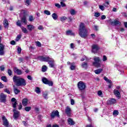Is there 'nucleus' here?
I'll list each match as a JSON object with an SVG mask.
<instances>
[{
  "label": "nucleus",
  "mask_w": 127,
  "mask_h": 127,
  "mask_svg": "<svg viewBox=\"0 0 127 127\" xmlns=\"http://www.w3.org/2000/svg\"><path fill=\"white\" fill-rule=\"evenodd\" d=\"M13 81L15 83L16 86L17 87L26 86V81L20 76L14 75L13 77Z\"/></svg>",
  "instance_id": "1"
},
{
  "label": "nucleus",
  "mask_w": 127,
  "mask_h": 127,
  "mask_svg": "<svg viewBox=\"0 0 127 127\" xmlns=\"http://www.w3.org/2000/svg\"><path fill=\"white\" fill-rule=\"evenodd\" d=\"M79 35L82 38H85L88 36V31H87L84 23H80L79 25Z\"/></svg>",
  "instance_id": "2"
},
{
  "label": "nucleus",
  "mask_w": 127,
  "mask_h": 127,
  "mask_svg": "<svg viewBox=\"0 0 127 127\" xmlns=\"http://www.w3.org/2000/svg\"><path fill=\"white\" fill-rule=\"evenodd\" d=\"M93 60L94 61L93 62V66H94V67H96V68H100L101 62H102L101 58L99 57L95 56L93 58Z\"/></svg>",
  "instance_id": "3"
},
{
  "label": "nucleus",
  "mask_w": 127,
  "mask_h": 127,
  "mask_svg": "<svg viewBox=\"0 0 127 127\" xmlns=\"http://www.w3.org/2000/svg\"><path fill=\"white\" fill-rule=\"evenodd\" d=\"M42 81L46 85H48L50 86H53V82L48 80L46 77H43Z\"/></svg>",
  "instance_id": "4"
},
{
  "label": "nucleus",
  "mask_w": 127,
  "mask_h": 127,
  "mask_svg": "<svg viewBox=\"0 0 127 127\" xmlns=\"http://www.w3.org/2000/svg\"><path fill=\"white\" fill-rule=\"evenodd\" d=\"M77 86L80 91H83L84 89H86V84L83 81H79L77 83Z\"/></svg>",
  "instance_id": "5"
},
{
  "label": "nucleus",
  "mask_w": 127,
  "mask_h": 127,
  "mask_svg": "<svg viewBox=\"0 0 127 127\" xmlns=\"http://www.w3.org/2000/svg\"><path fill=\"white\" fill-rule=\"evenodd\" d=\"M92 52L93 53H94V54H96V53H98V51H99V50L100 49V47L98 45L94 44L92 46Z\"/></svg>",
  "instance_id": "6"
},
{
  "label": "nucleus",
  "mask_w": 127,
  "mask_h": 127,
  "mask_svg": "<svg viewBox=\"0 0 127 127\" xmlns=\"http://www.w3.org/2000/svg\"><path fill=\"white\" fill-rule=\"evenodd\" d=\"M51 58L49 57H39L38 59L40 61H42L43 62H49V61L51 60Z\"/></svg>",
  "instance_id": "7"
},
{
  "label": "nucleus",
  "mask_w": 127,
  "mask_h": 127,
  "mask_svg": "<svg viewBox=\"0 0 127 127\" xmlns=\"http://www.w3.org/2000/svg\"><path fill=\"white\" fill-rule=\"evenodd\" d=\"M56 117H57L58 118H59L60 117L58 110L53 111L51 114V117L52 119H54V118H55Z\"/></svg>",
  "instance_id": "8"
},
{
  "label": "nucleus",
  "mask_w": 127,
  "mask_h": 127,
  "mask_svg": "<svg viewBox=\"0 0 127 127\" xmlns=\"http://www.w3.org/2000/svg\"><path fill=\"white\" fill-rule=\"evenodd\" d=\"M2 120L3 121V126H4V127H9V123L6 118H5V116H3L2 117Z\"/></svg>",
  "instance_id": "9"
},
{
  "label": "nucleus",
  "mask_w": 127,
  "mask_h": 127,
  "mask_svg": "<svg viewBox=\"0 0 127 127\" xmlns=\"http://www.w3.org/2000/svg\"><path fill=\"white\" fill-rule=\"evenodd\" d=\"M6 100V95L3 93H1L0 94V103H5Z\"/></svg>",
  "instance_id": "10"
},
{
  "label": "nucleus",
  "mask_w": 127,
  "mask_h": 127,
  "mask_svg": "<svg viewBox=\"0 0 127 127\" xmlns=\"http://www.w3.org/2000/svg\"><path fill=\"white\" fill-rule=\"evenodd\" d=\"M117 103V100L115 98H111L110 100L107 101V105H114V104Z\"/></svg>",
  "instance_id": "11"
},
{
  "label": "nucleus",
  "mask_w": 127,
  "mask_h": 127,
  "mask_svg": "<svg viewBox=\"0 0 127 127\" xmlns=\"http://www.w3.org/2000/svg\"><path fill=\"white\" fill-rule=\"evenodd\" d=\"M0 55H4V45L1 43H0Z\"/></svg>",
  "instance_id": "12"
},
{
  "label": "nucleus",
  "mask_w": 127,
  "mask_h": 127,
  "mask_svg": "<svg viewBox=\"0 0 127 127\" xmlns=\"http://www.w3.org/2000/svg\"><path fill=\"white\" fill-rule=\"evenodd\" d=\"M13 71L14 73L17 74V75H22L23 73L21 70L17 68V67H14Z\"/></svg>",
  "instance_id": "13"
},
{
  "label": "nucleus",
  "mask_w": 127,
  "mask_h": 127,
  "mask_svg": "<svg viewBox=\"0 0 127 127\" xmlns=\"http://www.w3.org/2000/svg\"><path fill=\"white\" fill-rule=\"evenodd\" d=\"M65 114L67 117H71V108L69 106H67L65 110Z\"/></svg>",
  "instance_id": "14"
},
{
  "label": "nucleus",
  "mask_w": 127,
  "mask_h": 127,
  "mask_svg": "<svg viewBox=\"0 0 127 127\" xmlns=\"http://www.w3.org/2000/svg\"><path fill=\"white\" fill-rule=\"evenodd\" d=\"M111 25H121V22L117 20L111 21Z\"/></svg>",
  "instance_id": "15"
},
{
  "label": "nucleus",
  "mask_w": 127,
  "mask_h": 127,
  "mask_svg": "<svg viewBox=\"0 0 127 127\" xmlns=\"http://www.w3.org/2000/svg\"><path fill=\"white\" fill-rule=\"evenodd\" d=\"M13 112H14L13 118L15 119H17V118L19 117V112L16 111L15 109H13Z\"/></svg>",
  "instance_id": "16"
},
{
  "label": "nucleus",
  "mask_w": 127,
  "mask_h": 127,
  "mask_svg": "<svg viewBox=\"0 0 127 127\" xmlns=\"http://www.w3.org/2000/svg\"><path fill=\"white\" fill-rule=\"evenodd\" d=\"M26 15H25L21 17V22H22V23H24V24H27V20L26 19Z\"/></svg>",
  "instance_id": "17"
},
{
  "label": "nucleus",
  "mask_w": 127,
  "mask_h": 127,
  "mask_svg": "<svg viewBox=\"0 0 127 127\" xmlns=\"http://www.w3.org/2000/svg\"><path fill=\"white\" fill-rule=\"evenodd\" d=\"M114 94L118 99H120L121 98V93H120V91H119V90L114 89Z\"/></svg>",
  "instance_id": "18"
},
{
  "label": "nucleus",
  "mask_w": 127,
  "mask_h": 127,
  "mask_svg": "<svg viewBox=\"0 0 127 127\" xmlns=\"http://www.w3.org/2000/svg\"><path fill=\"white\" fill-rule=\"evenodd\" d=\"M49 66L51 68H53L55 64H54V60L51 58V60L49 61Z\"/></svg>",
  "instance_id": "19"
},
{
  "label": "nucleus",
  "mask_w": 127,
  "mask_h": 127,
  "mask_svg": "<svg viewBox=\"0 0 127 127\" xmlns=\"http://www.w3.org/2000/svg\"><path fill=\"white\" fill-rule=\"evenodd\" d=\"M22 104L24 107H26L28 104V100L27 98H24L22 100Z\"/></svg>",
  "instance_id": "20"
},
{
  "label": "nucleus",
  "mask_w": 127,
  "mask_h": 127,
  "mask_svg": "<svg viewBox=\"0 0 127 127\" xmlns=\"http://www.w3.org/2000/svg\"><path fill=\"white\" fill-rule=\"evenodd\" d=\"M28 30H29V31H32L33 29H34V28H35V27H34V26L31 25V24H29L27 25Z\"/></svg>",
  "instance_id": "21"
},
{
  "label": "nucleus",
  "mask_w": 127,
  "mask_h": 127,
  "mask_svg": "<svg viewBox=\"0 0 127 127\" xmlns=\"http://www.w3.org/2000/svg\"><path fill=\"white\" fill-rule=\"evenodd\" d=\"M103 68H98L97 69L94 70V73L97 74H101V73L103 72Z\"/></svg>",
  "instance_id": "22"
},
{
  "label": "nucleus",
  "mask_w": 127,
  "mask_h": 127,
  "mask_svg": "<svg viewBox=\"0 0 127 127\" xmlns=\"http://www.w3.org/2000/svg\"><path fill=\"white\" fill-rule=\"evenodd\" d=\"M21 29L23 33H25L26 34H27V33H28V30H27V29H26V28L22 26L21 27Z\"/></svg>",
  "instance_id": "23"
},
{
  "label": "nucleus",
  "mask_w": 127,
  "mask_h": 127,
  "mask_svg": "<svg viewBox=\"0 0 127 127\" xmlns=\"http://www.w3.org/2000/svg\"><path fill=\"white\" fill-rule=\"evenodd\" d=\"M70 69L71 70H75L76 69V65H75V63H72L70 64Z\"/></svg>",
  "instance_id": "24"
},
{
  "label": "nucleus",
  "mask_w": 127,
  "mask_h": 127,
  "mask_svg": "<svg viewBox=\"0 0 127 127\" xmlns=\"http://www.w3.org/2000/svg\"><path fill=\"white\" fill-rule=\"evenodd\" d=\"M43 97L44 98V99H46V100H47V99H48V92H47V91H45L43 92Z\"/></svg>",
  "instance_id": "25"
},
{
  "label": "nucleus",
  "mask_w": 127,
  "mask_h": 127,
  "mask_svg": "<svg viewBox=\"0 0 127 127\" xmlns=\"http://www.w3.org/2000/svg\"><path fill=\"white\" fill-rule=\"evenodd\" d=\"M67 122L69 125H71V126L75 125V123L74 122V121H73V120H72V119L71 118H69L67 120Z\"/></svg>",
  "instance_id": "26"
},
{
  "label": "nucleus",
  "mask_w": 127,
  "mask_h": 127,
  "mask_svg": "<svg viewBox=\"0 0 127 127\" xmlns=\"http://www.w3.org/2000/svg\"><path fill=\"white\" fill-rule=\"evenodd\" d=\"M3 25L5 28H8V21H7L6 20H4L3 21Z\"/></svg>",
  "instance_id": "27"
},
{
  "label": "nucleus",
  "mask_w": 127,
  "mask_h": 127,
  "mask_svg": "<svg viewBox=\"0 0 127 127\" xmlns=\"http://www.w3.org/2000/svg\"><path fill=\"white\" fill-rule=\"evenodd\" d=\"M52 16L54 20H56L58 18V15L56 13H53Z\"/></svg>",
  "instance_id": "28"
},
{
  "label": "nucleus",
  "mask_w": 127,
  "mask_h": 127,
  "mask_svg": "<svg viewBox=\"0 0 127 127\" xmlns=\"http://www.w3.org/2000/svg\"><path fill=\"white\" fill-rule=\"evenodd\" d=\"M14 92L15 95H17L18 93H20V90L14 86Z\"/></svg>",
  "instance_id": "29"
},
{
  "label": "nucleus",
  "mask_w": 127,
  "mask_h": 127,
  "mask_svg": "<svg viewBox=\"0 0 127 127\" xmlns=\"http://www.w3.org/2000/svg\"><path fill=\"white\" fill-rule=\"evenodd\" d=\"M66 35H74V33H72L71 30H68L66 31Z\"/></svg>",
  "instance_id": "30"
},
{
  "label": "nucleus",
  "mask_w": 127,
  "mask_h": 127,
  "mask_svg": "<svg viewBox=\"0 0 127 127\" xmlns=\"http://www.w3.org/2000/svg\"><path fill=\"white\" fill-rule=\"evenodd\" d=\"M36 93H37V94H40L41 91L40 90V88L39 87H36L35 88V90Z\"/></svg>",
  "instance_id": "31"
},
{
  "label": "nucleus",
  "mask_w": 127,
  "mask_h": 127,
  "mask_svg": "<svg viewBox=\"0 0 127 127\" xmlns=\"http://www.w3.org/2000/svg\"><path fill=\"white\" fill-rule=\"evenodd\" d=\"M70 13L71 15H75V14H76V11L73 9H71L70 11Z\"/></svg>",
  "instance_id": "32"
},
{
  "label": "nucleus",
  "mask_w": 127,
  "mask_h": 127,
  "mask_svg": "<svg viewBox=\"0 0 127 127\" xmlns=\"http://www.w3.org/2000/svg\"><path fill=\"white\" fill-rule=\"evenodd\" d=\"M47 70V66L46 65H43L42 68V72H46Z\"/></svg>",
  "instance_id": "33"
},
{
  "label": "nucleus",
  "mask_w": 127,
  "mask_h": 127,
  "mask_svg": "<svg viewBox=\"0 0 127 127\" xmlns=\"http://www.w3.org/2000/svg\"><path fill=\"white\" fill-rule=\"evenodd\" d=\"M82 68H84L85 69H86L88 67V64H87V63H82Z\"/></svg>",
  "instance_id": "34"
},
{
  "label": "nucleus",
  "mask_w": 127,
  "mask_h": 127,
  "mask_svg": "<svg viewBox=\"0 0 127 127\" xmlns=\"http://www.w3.org/2000/svg\"><path fill=\"white\" fill-rule=\"evenodd\" d=\"M24 109H25V111H26V112H29V111L31 110V107L30 106L25 107Z\"/></svg>",
  "instance_id": "35"
},
{
  "label": "nucleus",
  "mask_w": 127,
  "mask_h": 127,
  "mask_svg": "<svg viewBox=\"0 0 127 127\" xmlns=\"http://www.w3.org/2000/svg\"><path fill=\"white\" fill-rule=\"evenodd\" d=\"M66 19H67V17L66 16H62L60 18V20L61 21H62V22H63V21H65Z\"/></svg>",
  "instance_id": "36"
},
{
  "label": "nucleus",
  "mask_w": 127,
  "mask_h": 127,
  "mask_svg": "<svg viewBox=\"0 0 127 127\" xmlns=\"http://www.w3.org/2000/svg\"><path fill=\"white\" fill-rule=\"evenodd\" d=\"M1 80L3 81V82H7V78H6V77L5 76H2L1 77Z\"/></svg>",
  "instance_id": "37"
},
{
  "label": "nucleus",
  "mask_w": 127,
  "mask_h": 127,
  "mask_svg": "<svg viewBox=\"0 0 127 127\" xmlns=\"http://www.w3.org/2000/svg\"><path fill=\"white\" fill-rule=\"evenodd\" d=\"M34 19H35V18L33 17V16H32V15L29 16V21H33V20H34Z\"/></svg>",
  "instance_id": "38"
},
{
  "label": "nucleus",
  "mask_w": 127,
  "mask_h": 127,
  "mask_svg": "<svg viewBox=\"0 0 127 127\" xmlns=\"http://www.w3.org/2000/svg\"><path fill=\"white\" fill-rule=\"evenodd\" d=\"M113 115V116H115L116 117V116L119 115V111H118V110H114Z\"/></svg>",
  "instance_id": "39"
},
{
  "label": "nucleus",
  "mask_w": 127,
  "mask_h": 127,
  "mask_svg": "<svg viewBox=\"0 0 127 127\" xmlns=\"http://www.w3.org/2000/svg\"><path fill=\"white\" fill-rule=\"evenodd\" d=\"M44 13H45V14H47V15H50V14H51V13H50V11L47 10L44 11Z\"/></svg>",
  "instance_id": "40"
},
{
  "label": "nucleus",
  "mask_w": 127,
  "mask_h": 127,
  "mask_svg": "<svg viewBox=\"0 0 127 127\" xmlns=\"http://www.w3.org/2000/svg\"><path fill=\"white\" fill-rule=\"evenodd\" d=\"M97 94L98 96H99V97H101V98H103V92H102V91H99Z\"/></svg>",
  "instance_id": "41"
},
{
  "label": "nucleus",
  "mask_w": 127,
  "mask_h": 127,
  "mask_svg": "<svg viewBox=\"0 0 127 127\" xmlns=\"http://www.w3.org/2000/svg\"><path fill=\"white\" fill-rule=\"evenodd\" d=\"M16 25H17V26H19V27L21 28V23H20V21L18 20L16 23Z\"/></svg>",
  "instance_id": "42"
},
{
  "label": "nucleus",
  "mask_w": 127,
  "mask_h": 127,
  "mask_svg": "<svg viewBox=\"0 0 127 127\" xmlns=\"http://www.w3.org/2000/svg\"><path fill=\"white\" fill-rule=\"evenodd\" d=\"M20 38H21V35L19 34L17 36V37L15 39L16 41H18Z\"/></svg>",
  "instance_id": "43"
},
{
  "label": "nucleus",
  "mask_w": 127,
  "mask_h": 127,
  "mask_svg": "<svg viewBox=\"0 0 127 127\" xmlns=\"http://www.w3.org/2000/svg\"><path fill=\"white\" fill-rule=\"evenodd\" d=\"M99 8H100V9H101V10H102V11L105 10V6H104L103 5H99Z\"/></svg>",
  "instance_id": "44"
},
{
  "label": "nucleus",
  "mask_w": 127,
  "mask_h": 127,
  "mask_svg": "<svg viewBox=\"0 0 127 127\" xmlns=\"http://www.w3.org/2000/svg\"><path fill=\"white\" fill-rule=\"evenodd\" d=\"M12 104L13 105V108H14V109H15L16 108V105H17V101L13 102V103H12Z\"/></svg>",
  "instance_id": "45"
},
{
  "label": "nucleus",
  "mask_w": 127,
  "mask_h": 127,
  "mask_svg": "<svg viewBox=\"0 0 127 127\" xmlns=\"http://www.w3.org/2000/svg\"><path fill=\"white\" fill-rule=\"evenodd\" d=\"M7 73L9 75V76H11V75H12V71H11V70L8 69L7 70Z\"/></svg>",
  "instance_id": "46"
},
{
  "label": "nucleus",
  "mask_w": 127,
  "mask_h": 127,
  "mask_svg": "<svg viewBox=\"0 0 127 127\" xmlns=\"http://www.w3.org/2000/svg\"><path fill=\"white\" fill-rule=\"evenodd\" d=\"M5 68L4 67V65H1L0 66V69L1 71H4V69Z\"/></svg>",
  "instance_id": "47"
},
{
  "label": "nucleus",
  "mask_w": 127,
  "mask_h": 127,
  "mask_svg": "<svg viewBox=\"0 0 127 127\" xmlns=\"http://www.w3.org/2000/svg\"><path fill=\"white\" fill-rule=\"evenodd\" d=\"M36 45L38 47H41V43H40V42L37 41L36 42Z\"/></svg>",
  "instance_id": "48"
},
{
  "label": "nucleus",
  "mask_w": 127,
  "mask_h": 127,
  "mask_svg": "<svg viewBox=\"0 0 127 127\" xmlns=\"http://www.w3.org/2000/svg\"><path fill=\"white\" fill-rule=\"evenodd\" d=\"M61 6H62L63 7H64L66 6V4L64 3L63 1L61 2Z\"/></svg>",
  "instance_id": "49"
},
{
  "label": "nucleus",
  "mask_w": 127,
  "mask_h": 127,
  "mask_svg": "<svg viewBox=\"0 0 127 127\" xmlns=\"http://www.w3.org/2000/svg\"><path fill=\"white\" fill-rule=\"evenodd\" d=\"M94 15L96 17H99L101 15V14L99 12H95Z\"/></svg>",
  "instance_id": "50"
},
{
  "label": "nucleus",
  "mask_w": 127,
  "mask_h": 127,
  "mask_svg": "<svg viewBox=\"0 0 127 127\" xmlns=\"http://www.w3.org/2000/svg\"><path fill=\"white\" fill-rule=\"evenodd\" d=\"M107 60H108V58H107V57L105 55L103 56V61L105 62V61H107Z\"/></svg>",
  "instance_id": "51"
},
{
  "label": "nucleus",
  "mask_w": 127,
  "mask_h": 127,
  "mask_svg": "<svg viewBox=\"0 0 127 127\" xmlns=\"http://www.w3.org/2000/svg\"><path fill=\"white\" fill-rule=\"evenodd\" d=\"M55 6H57V7H58V8H61V5L59 3H56L55 4Z\"/></svg>",
  "instance_id": "52"
},
{
  "label": "nucleus",
  "mask_w": 127,
  "mask_h": 127,
  "mask_svg": "<svg viewBox=\"0 0 127 127\" xmlns=\"http://www.w3.org/2000/svg\"><path fill=\"white\" fill-rule=\"evenodd\" d=\"M17 52L18 53V54H20V53H21V48H17Z\"/></svg>",
  "instance_id": "53"
},
{
  "label": "nucleus",
  "mask_w": 127,
  "mask_h": 127,
  "mask_svg": "<svg viewBox=\"0 0 127 127\" xmlns=\"http://www.w3.org/2000/svg\"><path fill=\"white\" fill-rule=\"evenodd\" d=\"M70 104L73 106L75 104V101L73 100V99H70Z\"/></svg>",
  "instance_id": "54"
},
{
  "label": "nucleus",
  "mask_w": 127,
  "mask_h": 127,
  "mask_svg": "<svg viewBox=\"0 0 127 127\" xmlns=\"http://www.w3.org/2000/svg\"><path fill=\"white\" fill-rule=\"evenodd\" d=\"M4 91L5 92V93H7V94H10V92H9V90L7 89H4Z\"/></svg>",
  "instance_id": "55"
},
{
  "label": "nucleus",
  "mask_w": 127,
  "mask_h": 127,
  "mask_svg": "<svg viewBox=\"0 0 127 127\" xmlns=\"http://www.w3.org/2000/svg\"><path fill=\"white\" fill-rule=\"evenodd\" d=\"M26 3L27 6L29 5V4H30V0H26Z\"/></svg>",
  "instance_id": "56"
},
{
  "label": "nucleus",
  "mask_w": 127,
  "mask_h": 127,
  "mask_svg": "<svg viewBox=\"0 0 127 127\" xmlns=\"http://www.w3.org/2000/svg\"><path fill=\"white\" fill-rule=\"evenodd\" d=\"M70 48L71 49H74V48H75V46H74V44L73 43H71L70 44Z\"/></svg>",
  "instance_id": "57"
},
{
  "label": "nucleus",
  "mask_w": 127,
  "mask_h": 127,
  "mask_svg": "<svg viewBox=\"0 0 127 127\" xmlns=\"http://www.w3.org/2000/svg\"><path fill=\"white\" fill-rule=\"evenodd\" d=\"M12 103H14L16 102V99L15 98H12L11 100Z\"/></svg>",
  "instance_id": "58"
},
{
  "label": "nucleus",
  "mask_w": 127,
  "mask_h": 127,
  "mask_svg": "<svg viewBox=\"0 0 127 127\" xmlns=\"http://www.w3.org/2000/svg\"><path fill=\"white\" fill-rule=\"evenodd\" d=\"M38 29H39V30H43V26H39L38 27Z\"/></svg>",
  "instance_id": "59"
},
{
  "label": "nucleus",
  "mask_w": 127,
  "mask_h": 127,
  "mask_svg": "<svg viewBox=\"0 0 127 127\" xmlns=\"http://www.w3.org/2000/svg\"><path fill=\"white\" fill-rule=\"evenodd\" d=\"M22 109V105H21V103H20L19 105L18 110H21Z\"/></svg>",
  "instance_id": "60"
},
{
  "label": "nucleus",
  "mask_w": 127,
  "mask_h": 127,
  "mask_svg": "<svg viewBox=\"0 0 127 127\" xmlns=\"http://www.w3.org/2000/svg\"><path fill=\"white\" fill-rule=\"evenodd\" d=\"M10 44H11L12 45H15V41H11V42H10Z\"/></svg>",
  "instance_id": "61"
},
{
  "label": "nucleus",
  "mask_w": 127,
  "mask_h": 127,
  "mask_svg": "<svg viewBox=\"0 0 127 127\" xmlns=\"http://www.w3.org/2000/svg\"><path fill=\"white\" fill-rule=\"evenodd\" d=\"M101 19L103 20V19H106V15H103L101 16Z\"/></svg>",
  "instance_id": "62"
},
{
  "label": "nucleus",
  "mask_w": 127,
  "mask_h": 127,
  "mask_svg": "<svg viewBox=\"0 0 127 127\" xmlns=\"http://www.w3.org/2000/svg\"><path fill=\"white\" fill-rule=\"evenodd\" d=\"M27 79H28V80H32V77L30 75H28Z\"/></svg>",
  "instance_id": "63"
},
{
  "label": "nucleus",
  "mask_w": 127,
  "mask_h": 127,
  "mask_svg": "<svg viewBox=\"0 0 127 127\" xmlns=\"http://www.w3.org/2000/svg\"><path fill=\"white\" fill-rule=\"evenodd\" d=\"M124 26L126 28H127V22H124Z\"/></svg>",
  "instance_id": "64"
}]
</instances>
